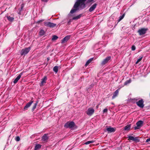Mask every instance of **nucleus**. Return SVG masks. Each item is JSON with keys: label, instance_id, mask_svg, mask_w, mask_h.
I'll return each instance as SVG.
<instances>
[{"label": "nucleus", "instance_id": "nucleus-35", "mask_svg": "<svg viewBox=\"0 0 150 150\" xmlns=\"http://www.w3.org/2000/svg\"><path fill=\"white\" fill-rule=\"evenodd\" d=\"M107 111H108V109L107 108H105L103 110V113H105V112H107Z\"/></svg>", "mask_w": 150, "mask_h": 150}, {"label": "nucleus", "instance_id": "nucleus-3", "mask_svg": "<svg viewBox=\"0 0 150 150\" xmlns=\"http://www.w3.org/2000/svg\"><path fill=\"white\" fill-rule=\"evenodd\" d=\"M30 47L25 48L24 49H22L20 52L22 56L25 55L28 53V52L30 51Z\"/></svg>", "mask_w": 150, "mask_h": 150}, {"label": "nucleus", "instance_id": "nucleus-39", "mask_svg": "<svg viewBox=\"0 0 150 150\" xmlns=\"http://www.w3.org/2000/svg\"><path fill=\"white\" fill-rule=\"evenodd\" d=\"M44 21V20H39V21H38V22L37 23H40L42 22V21Z\"/></svg>", "mask_w": 150, "mask_h": 150}, {"label": "nucleus", "instance_id": "nucleus-37", "mask_svg": "<svg viewBox=\"0 0 150 150\" xmlns=\"http://www.w3.org/2000/svg\"><path fill=\"white\" fill-rule=\"evenodd\" d=\"M41 1L42 2H47L49 0H41Z\"/></svg>", "mask_w": 150, "mask_h": 150}, {"label": "nucleus", "instance_id": "nucleus-15", "mask_svg": "<svg viewBox=\"0 0 150 150\" xmlns=\"http://www.w3.org/2000/svg\"><path fill=\"white\" fill-rule=\"evenodd\" d=\"M97 4L96 3L94 4L89 9V11L90 12H91L93 11L96 8Z\"/></svg>", "mask_w": 150, "mask_h": 150}, {"label": "nucleus", "instance_id": "nucleus-29", "mask_svg": "<svg viewBox=\"0 0 150 150\" xmlns=\"http://www.w3.org/2000/svg\"><path fill=\"white\" fill-rule=\"evenodd\" d=\"M94 142V141H87V142H86L84 143V144H85L86 145L88 144H90L93 143Z\"/></svg>", "mask_w": 150, "mask_h": 150}, {"label": "nucleus", "instance_id": "nucleus-22", "mask_svg": "<svg viewBox=\"0 0 150 150\" xmlns=\"http://www.w3.org/2000/svg\"><path fill=\"white\" fill-rule=\"evenodd\" d=\"M59 67L58 66H55L53 68V71L55 72L56 73H57L58 71V68Z\"/></svg>", "mask_w": 150, "mask_h": 150}, {"label": "nucleus", "instance_id": "nucleus-30", "mask_svg": "<svg viewBox=\"0 0 150 150\" xmlns=\"http://www.w3.org/2000/svg\"><path fill=\"white\" fill-rule=\"evenodd\" d=\"M58 38V37L55 35H54L53 36L52 38V40H57Z\"/></svg>", "mask_w": 150, "mask_h": 150}, {"label": "nucleus", "instance_id": "nucleus-9", "mask_svg": "<svg viewBox=\"0 0 150 150\" xmlns=\"http://www.w3.org/2000/svg\"><path fill=\"white\" fill-rule=\"evenodd\" d=\"M111 59V57L110 56L107 57L102 61L101 62V65H104L107 63Z\"/></svg>", "mask_w": 150, "mask_h": 150}, {"label": "nucleus", "instance_id": "nucleus-40", "mask_svg": "<svg viewBox=\"0 0 150 150\" xmlns=\"http://www.w3.org/2000/svg\"><path fill=\"white\" fill-rule=\"evenodd\" d=\"M96 107H97V108L98 107V106H96Z\"/></svg>", "mask_w": 150, "mask_h": 150}, {"label": "nucleus", "instance_id": "nucleus-27", "mask_svg": "<svg viewBox=\"0 0 150 150\" xmlns=\"http://www.w3.org/2000/svg\"><path fill=\"white\" fill-rule=\"evenodd\" d=\"M131 82V80L130 79H129V80H127L124 83V85H126L130 83Z\"/></svg>", "mask_w": 150, "mask_h": 150}, {"label": "nucleus", "instance_id": "nucleus-23", "mask_svg": "<svg viewBox=\"0 0 150 150\" xmlns=\"http://www.w3.org/2000/svg\"><path fill=\"white\" fill-rule=\"evenodd\" d=\"M41 145L40 144H36L35 147V150H37L41 148Z\"/></svg>", "mask_w": 150, "mask_h": 150}, {"label": "nucleus", "instance_id": "nucleus-32", "mask_svg": "<svg viewBox=\"0 0 150 150\" xmlns=\"http://www.w3.org/2000/svg\"><path fill=\"white\" fill-rule=\"evenodd\" d=\"M37 103H35L34 104V105H33V108H32V110L33 111L34 110V109L36 108V106L37 105Z\"/></svg>", "mask_w": 150, "mask_h": 150}, {"label": "nucleus", "instance_id": "nucleus-2", "mask_svg": "<svg viewBox=\"0 0 150 150\" xmlns=\"http://www.w3.org/2000/svg\"><path fill=\"white\" fill-rule=\"evenodd\" d=\"M75 125V124L74 122H68L65 124L64 127L66 128L71 129L74 127Z\"/></svg>", "mask_w": 150, "mask_h": 150}, {"label": "nucleus", "instance_id": "nucleus-10", "mask_svg": "<svg viewBox=\"0 0 150 150\" xmlns=\"http://www.w3.org/2000/svg\"><path fill=\"white\" fill-rule=\"evenodd\" d=\"M115 128L112 127H109L107 128L106 130L108 133H110L114 132L116 130Z\"/></svg>", "mask_w": 150, "mask_h": 150}, {"label": "nucleus", "instance_id": "nucleus-4", "mask_svg": "<svg viewBox=\"0 0 150 150\" xmlns=\"http://www.w3.org/2000/svg\"><path fill=\"white\" fill-rule=\"evenodd\" d=\"M44 25L45 26L49 27L50 28H53L56 25V24L49 22H45Z\"/></svg>", "mask_w": 150, "mask_h": 150}, {"label": "nucleus", "instance_id": "nucleus-12", "mask_svg": "<svg viewBox=\"0 0 150 150\" xmlns=\"http://www.w3.org/2000/svg\"><path fill=\"white\" fill-rule=\"evenodd\" d=\"M23 74V72L21 73L13 81V83L14 84L16 83L20 79L22 75Z\"/></svg>", "mask_w": 150, "mask_h": 150}, {"label": "nucleus", "instance_id": "nucleus-5", "mask_svg": "<svg viewBox=\"0 0 150 150\" xmlns=\"http://www.w3.org/2000/svg\"><path fill=\"white\" fill-rule=\"evenodd\" d=\"M144 122L142 120H139L136 123L137 126H135L134 127V129L135 130H137L139 129L141 127H142L143 125Z\"/></svg>", "mask_w": 150, "mask_h": 150}, {"label": "nucleus", "instance_id": "nucleus-11", "mask_svg": "<svg viewBox=\"0 0 150 150\" xmlns=\"http://www.w3.org/2000/svg\"><path fill=\"white\" fill-rule=\"evenodd\" d=\"M128 138L129 139L132 140L134 142H139V140L138 139V137H134L132 136H129L128 137Z\"/></svg>", "mask_w": 150, "mask_h": 150}, {"label": "nucleus", "instance_id": "nucleus-24", "mask_svg": "<svg viewBox=\"0 0 150 150\" xmlns=\"http://www.w3.org/2000/svg\"><path fill=\"white\" fill-rule=\"evenodd\" d=\"M82 16V14H80L75 17H74L72 18L73 20H77L80 18Z\"/></svg>", "mask_w": 150, "mask_h": 150}, {"label": "nucleus", "instance_id": "nucleus-28", "mask_svg": "<svg viewBox=\"0 0 150 150\" xmlns=\"http://www.w3.org/2000/svg\"><path fill=\"white\" fill-rule=\"evenodd\" d=\"M23 6H21V9H19L18 11V13L19 15H20L21 14V11L23 10Z\"/></svg>", "mask_w": 150, "mask_h": 150}, {"label": "nucleus", "instance_id": "nucleus-7", "mask_svg": "<svg viewBox=\"0 0 150 150\" xmlns=\"http://www.w3.org/2000/svg\"><path fill=\"white\" fill-rule=\"evenodd\" d=\"M94 112V110L93 108H89L86 112L87 115L89 116H91L93 114Z\"/></svg>", "mask_w": 150, "mask_h": 150}, {"label": "nucleus", "instance_id": "nucleus-41", "mask_svg": "<svg viewBox=\"0 0 150 150\" xmlns=\"http://www.w3.org/2000/svg\"><path fill=\"white\" fill-rule=\"evenodd\" d=\"M112 104H114L113 103H112Z\"/></svg>", "mask_w": 150, "mask_h": 150}, {"label": "nucleus", "instance_id": "nucleus-19", "mask_svg": "<svg viewBox=\"0 0 150 150\" xmlns=\"http://www.w3.org/2000/svg\"><path fill=\"white\" fill-rule=\"evenodd\" d=\"M93 59V58H92L88 59L86 62L85 65V66L86 67L88 66L92 62Z\"/></svg>", "mask_w": 150, "mask_h": 150}, {"label": "nucleus", "instance_id": "nucleus-21", "mask_svg": "<svg viewBox=\"0 0 150 150\" xmlns=\"http://www.w3.org/2000/svg\"><path fill=\"white\" fill-rule=\"evenodd\" d=\"M7 19L10 22H12L13 21L14 18L13 17L10 16H6Z\"/></svg>", "mask_w": 150, "mask_h": 150}, {"label": "nucleus", "instance_id": "nucleus-18", "mask_svg": "<svg viewBox=\"0 0 150 150\" xmlns=\"http://www.w3.org/2000/svg\"><path fill=\"white\" fill-rule=\"evenodd\" d=\"M118 93L119 91L118 89H117L115 92L113 94V95L112 97V99H114L117 96L118 94Z\"/></svg>", "mask_w": 150, "mask_h": 150}, {"label": "nucleus", "instance_id": "nucleus-33", "mask_svg": "<svg viewBox=\"0 0 150 150\" xmlns=\"http://www.w3.org/2000/svg\"><path fill=\"white\" fill-rule=\"evenodd\" d=\"M15 140L17 142H18L20 140V138L19 136L16 137L15 138Z\"/></svg>", "mask_w": 150, "mask_h": 150}, {"label": "nucleus", "instance_id": "nucleus-8", "mask_svg": "<svg viewBox=\"0 0 150 150\" xmlns=\"http://www.w3.org/2000/svg\"><path fill=\"white\" fill-rule=\"evenodd\" d=\"M143 103L144 101L142 99H141L136 102L137 105L141 108H143L144 107V105Z\"/></svg>", "mask_w": 150, "mask_h": 150}, {"label": "nucleus", "instance_id": "nucleus-25", "mask_svg": "<svg viewBox=\"0 0 150 150\" xmlns=\"http://www.w3.org/2000/svg\"><path fill=\"white\" fill-rule=\"evenodd\" d=\"M45 33V32L43 30H41L39 32L40 35H44Z\"/></svg>", "mask_w": 150, "mask_h": 150}, {"label": "nucleus", "instance_id": "nucleus-1", "mask_svg": "<svg viewBox=\"0 0 150 150\" xmlns=\"http://www.w3.org/2000/svg\"><path fill=\"white\" fill-rule=\"evenodd\" d=\"M87 0H77L76 1L74 4L73 8L70 11L71 13H73L75 12L79 9V7L83 9L85 7V2Z\"/></svg>", "mask_w": 150, "mask_h": 150}, {"label": "nucleus", "instance_id": "nucleus-38", "mask_svg": "<svg viewBox=\"0 0 150 150\" xmlns=\"http://www.w3.org/2000/svg\"><path fill=\"white\" fill-rule=\"evenodd\" d=\"M150 141V138L149 139H146V142H148Z\"/></svg>", "mask_w": 150, "mask_h": 150}, {"label": "nucleus", "instance_id": "nucleus-31", "mask_svg": "<svg viewBox=\"0 0 150 150\" xmlns=\"http://www.w3.org/2000/svg\"><path fill=\"white\" fill-rule=\"evenodd\" d=\"M142 57H141L139 58L137 60V62H136V64H137L142 59Z\"/></svg>", "mask_w": 150, "mask_h": 150}, {"label": "nucleus", "instance_id": "nucleus-16", "mask_svg": "<svg viewBox=\"0 0 150 150\" xmlns=\"http://www.w3.org/2000/svg\"><path fill=\"white\" fill-rule=\"evenodd\" d=\"M33 103V101H31L28 103L24 107V110H27L28 108L30 106L32 103Z\"/></svg>", "mask_w": 150, "mask_h": 150}, {"label": "nucleus", "instance_id": "nucleus-34", "mask_svg": "<svg viewBox=\"0 0 150 150\" xmlns=\"http://www.w3.org/2000/svg\"><path fill=\"white\" fill-rule=\"evenodd\" d=\"M135 49H136V47L134 46L133 45L132 46V50H133V51L134 50H135Z\"/></svg>", "mask_w": 150, "mask_h": 150}, {"label": "nucleus", "instance_id": "nucleus-36", "mask_svg": "<svg viewBox=\"0 0 150 150\" xmlns=\"http://www.w3.org/2000/svg\"><path fill=\"white\" fill-rule=\"evenodd\" d=\"M93 0H88L87 1V3H90V2H92V1H93Z\"/></svg>", "mask_w": 150, "mask_h": 150}, {"label": "nucleus", "instance_id": "nucleus-17", "mask_svg": "<svg viewBox=\"0 0 150 150\" xmlns=\"http://www.w3.org/2000/svg\"><path fill=\"white\" fill-rule=\"evenodd\" d=\"M48 139V137L47 136V134H45L42 137V140L44 142H47V140Z\"/></svg>", "mask_w": 150, "mask_h": 150}, {"label": "nucleus", "instance_id": "nucleus-20", "mask_svg": "<svg viewBox=\"0 0 150 150\" xmlns=\"http://www.w3.org/2000/svg\"><path fill=\"white\" fill-rule=\"evenodd\" d=\"M131 127V124L128 125L124 127L125 130H128L130 129Z\"/></svg>", "mask_w": 150, "mask_h": 150}, {"label": "nucleus", "instance_id": "nucleus-26", "mask_svg": "<svg viewBox=\"0 0 150 150\" xmlns=\"http://www.w3.org/2000/svg\"><path fill=\"white\" fill-rule=\"evenodd\" d=\"M125 16V14H124L120 16L119 17V19L118 20V21L120 22V21L123 18H124V16Z\"/></svg>", "mask_w": 150, "mask_h": 150}, {"label": "nucleus", "instance_id": "nucleus-13", "mask_svg": "<svg viewBox=\"0 0 150 150\" xmlns=\"http://www.w3.org/2000/svg\"><path fill=\"white\" fill-rule=\"evenodd\" d=\"M47 79V77L46 76H45L41 80L42 81H41V83L40 84V86H42L44 83H46Z\"/></svg>", "mask_w": 150, "mask_h": 150}, {"label": "nucleus", "instance_id": "nucleus-14", "mask_svg": "<svg viewBox=\"0 0 150 150\" xmlns=\"http://www.w3.org/2000/svg\"><path fill=\"white\" fill-rule=\"evenodd\" d=\"M70 38V36H67L65 37L62 40L61 42L62 43H64L67 41Z\"/></svg>", "mask_w": 150, "mask_h": 150}, {"label": "nucleus", "instance_id": "nucleus-6", "mask_svg": "<svg viewBox=\"0 0 150 150\" xmlns=\"http://www.w3.org/2000/svg\"><path fill=\"white\" fill-rule=\"evenodd\" d=\"M147 30L148 29L147 28H142L138 30V33L140 35H143L146 33Z\"/></svg>", "mask_w": 150, "mask_h": 150}]
</instances>
